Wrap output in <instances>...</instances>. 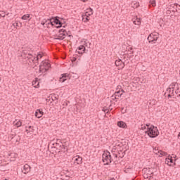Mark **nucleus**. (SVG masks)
I'll list each match as a JSON object with an SVG mask.
<instances>
[{"instance_id":"f257e3e1","label":"nucleus","mask_w":180,"mask_h":180,"mask_svg":"<svg viewBox=\"0 0 180 180\" xmlns=\"http://www.w3.org/2000/svg\"><path fill=\"white\" fill-rule=\"evenodd\" d=\"M146 126L147 130L145 131V134H148L150 139H155V137H158V136H160V131H158L157 127L150 124H146Z\"/></svg>"},{"instance_id":"f03ea898","label":"nucleus","mask_w":180,"mask_h":180,"mask_svg":"<svg viewBox=\"0 0 180 180\" xmlns=\"http://www.w3.org/2000/svg\"><path fill=\"white\" fill-rule=\"evenodd\" d=\"M160 34L158 32H153L148 37V40L150 44H155L157 41H160Z\"/></svg>"},{"instance_id":"7ed1b4c3","label":"nucleus","mask_w":180,"mask_h":180,"mask_svg":"<svg viewBox=\"0 0 180 180\" xmlns=\"http://www.w3.org/2000/svg\"><path fill=\"white\" fill-rule=\"evenodd\" d=\"M103 162H105V165H109L112 162V156L110 155V152H104L103 155Z\"/></svg>"},{"instance_id":"20e7f679","label":"nucleus","mask_w":180,"mask_h":180,"mask_svg":"<svg viewBox=\"0 0 180 180\" xmlns=\"http://www.w3.org/2000/svg\"><path fill=\"white\" fill-rule=\"evenodd\" d=\"M67 35H68L67 30L61 29L59 30V34L55 35V38H53V40H64Z\"/></svg>"},{"instance_id":"39448f33","label":"nucleus","mask_w":180,"mask_h":180,"mask_svg":"<svg viewBox=\"0 0 180 180\" xmlns=\"http://www.w3.org/2000/svg\"><path fill=\"white\" fill-rule=\"evenodd\" d=\"M49 68H50V63L49 62L42 61L39 66L40 72H46L49 71Z\"/></svg>"},{"instance_id":"423d86ee","label":"nucleus","mask_w":180,"mask_h":180,"mask_svg":"<svg viewBox=\"0 0 180 180\" xmlns=\"http://www.w3.org/2000/svg\"><path fill=\"white\" fill-rule=\"evenodd\" d=\"M53 20V23H55V25H59L58 26H56L57 29H60V27H63V22L61 20H60V19H61L63 20V18L56 16L54 18H52Z\"/></svg>"},{"instance_id":"0eeeda50","label":"nucleus","mask_w":180,"mask_h":180,"mask_svg":"<svg viewBox=\"0 0 180 180\" xmlns=\"http://www.w3.org/2000/svg\"><path fill=\"white\" fill-rule=\"evenodd\" d=\"M76 53H77L78 54H81V56H82V54L88 53V50L85 49V46L81 45L77 49Z\"/></svg>"},{"instance_id":"6e6552de","label":"nucleus","mask_w":180,"mask_h":180,"mask_svg":"<svg viewBox=\"0 0 180 180\" xmlns=\"http://www.w3.org/2000/svg\"><path fill=\"white\" fill-rule=\"evenodd\" d=\"M171 88L175 91L176 95H178V94H180V84L178 83H172L170 85Z\"/></svg>"},{"instance_id":"1a4fd4ad","label":"nucleus","mask_w":180,"mask_h":180,"mask_svg":"<svg viewBox=\"0 0 180 180\" xmlns=\"http://www.w3.org/2000/svg\"><path fill=\"white\" fill-rule=\"evenodd\" d=\"M68 79H70V74L64 73L61 75V77L59 79L60 82H65Z\"/></svg>"},{"instance_id":"9d476101","label":"nucleus","mask_w":180,"mask_h":180,"mask_svg":"<svg viewBox=\"0 0 180 180\" xmlns=\"http://www.w3.org/2000/svg\"><path fill=\"white\" fill-rule=\"evenodd\" d=\"M116 67H120V68H124V63L121 60H117L115 62Z\"/></svg>"},{"instance_id":"9b49d317","label":"nucleus","mask_w":180,"mask_h":180,"mask_svg":"<svg viewBox=\"0 0 180 180\" xmlns=\"http://www.w3.org/2000/svg\"><path fill=\"white\" fill-rule=\"evenodd\" d=\"M43 115H44V112L41 109H38L35 112V117H37L38 119H40V117H41Z\"/></svg>"},{"instance_id":"f8f14e48","label":"nucleus","mask_w":180,"mask_h":180,"mask_svg":"<svg viewBox=\"0 0 180 180\" xmlns=\"http://www.w3.org/2000/svg\"><path fill=\"white\" fill-rule=\"evenodd\" d=\"M122 95H123V94H120V91H116L112 96V101H115V99H119V98H120Z\"/></svg>"},{"instance_id":"ddd939ff","label":"nucleus","mask_w":180,"mask_h":180,"mask_svg":"<svg viewBox=\"0 0 180 180\" xmlns=\"http://www.w3.org/2000/svg\"><path fill=\"white\" fill-rule=\"evenodd\" d=\"M22 172L23 174H28V172H30V166L27 164H25L23 166V169L22 170Z\"/></svg>"},{"instance_id":"4468645a","label":"nucleus","mask_w":180,"mask_h":180,"mask_svg":"<svg viewBox=\"0 0 180 180\" xmlns=\"http://www.w3.org/2000/svg\"><path fill=\"white\" fill-rule=\"evenodd\" d=\"M75 160V164H77L79 165V164H82V158L79 157V155H77L74 158Z\"/></svg>"},{"instance_id":"2eb2a0df","label":"nucleus","mask_w":180,"mask_h":180,"mask_svg":"<svg viewBox=\"0 0 180 180\" xmlns=\"http://www.w3.org/2000/svg\"><path fill=\"white\" fill-rule=\"evenodd\" d=\"M82 43H83V46H85V47H87V49H91V42L88 41V39H82Z\"/></svg>"},{"instance_id":"dca6fc26","label":"nucleus","mask_w":180,"mask_h":180,"mask_svg":"<svg viewBox=\"0 0 180 180\" xmlns=\"http://www.w3.org/2000/svg\"><path fill=\"white\" fill-rule=\"evenodd\" d=\"M91 15H94V10L91 8H89L86 9L84 16H91Z\"/></svg>"},{"instance_id":"f3484780","label":"nucleus","mask_w":180,"mask_h":180,"mask_svg":"<svg viewBox=\"0 0 180 180\" xmlns=\"http://www.w3.org/2000/svg\"><path fill=\"white\" fill-rule=\"evenodd\" d=\"M117 126L118 127H121L122 129H126V127H127V124H126V123L123 121H119L117 122Z\"/></svg>"},{"instance_id":"a211bd4d","label":"nucleus","mask_w":180,"mask_h":180,"mask_svg":"<svg viewBox=\"0 0 180 180\" xmlns=\"http://www.w3.org/2000/svg\"><path fill=\"white\" fill-rule=\"evenodd\" d=\"M131 8H134V9H136V8H139L140 6V3L137 1H132L131 3Z\"/></svg>"},{"instance_id":"6ab92c4d","label":"nucleus","mask_w":180,"mask_h":180,"mask_svg":"<svg viewBox=\"0 0 180 180\" xmlns=\"http://www.w3.org/2000/svg\"><path fill=\"white\" fill-rule=\"evenodd\" d=\"M174 90L171 87V86H169V87L167 89V93L174 96Z\"/></svg>"},{"instance_id":"aec40b11","label":"nucleus","mask_w":180,"mask_h":180,"mask_svg":"<svg viewBox=\"0 0 180 180\" xmlns=\"http://www.w3.org/2000/svg\"><path fill=\"white\" fill-rule=\"evenodd\" d=\"M39 85H40V82H39V80L32 81V86H34V88H39Z\"/></svg>"},{"instance_id":"412c9836","label":"nucleus","mask_w":180,"mask_h":180,"mask_svg":"<svg viewBox=\"0 0 180 180\" xmlns=\"http://www.w3.org/2000/svg\"><path fill=\"white\" fill-rule=\"evenodd\" d=\"M158 154H160L159 157H165L168 155V153L167 152H164L162 150H158Z\"/></svg>"},{"instance_id":"4be33fe9","label":"nucleus","mask_w":180,"mask_h":180,"mask_svg":"<svg viewBox=\"0 0 180 180\" xmlns=\"http://www.w3.org/2000/svg\"><path fill=\"white\" fill-rule=\"evenodd\" d=\"M143 178H145V179H150L151 178H153V173L150 174H143Z\"/></svg>"},{"instance_id":"5701e85b","label":"nucleus","mask_w":180,"mask_h":180,"mask_svg":"<svg viewBox=\"0 0 180 180\" xmlns=\"http://www.w3.org/2000/svg\"><path fill=\"white\" fill-rule=\"evenodd\" d=\"M29 18H30V14H25V15L22 16L21 19H22V20H27V19H29Z\"/></svg>"},{"instance_id":"b1692460","label":"nucleus","mask_w":180,"mask_h":180,"mask_svg":"<svg viewBox=\"0 0 180 180\" xmlns=\"http://www.w3.org/2000/svg\"><path fill=\"white\" fill-rule=\"evenodd\" d=\"M53 18H51L49 20H47V22H46V25H47V27H49V25H51V26H54V24H53Z\"/></svg>"},{"instance_id":"393cba45","label":"nucleus","mask_w":180,"mask_h":180,"mask_svg":"<svg viewBox=\"0 0 180 180\" xmlns=\"http://www.w3.org/2000/svg\"><path fill=\"white\" fill-rule=\"evenodd\" d=\"M133 23L134 25H140V23H141V21L140 20V18H136V20L133 21Z\"/></svg>"},{"instance_id":"a878e982","label":"nucleus","mask_w":180,"mask_h":180,"mask_svg":"<svg viewBox=\"0 0 180 180\" xmlns=\"http://www.w3.org/2000/svg\"><path fill=\"white\" fill-rule=\"evenodd\" d=\"M166 161H167V162H171V164H174V160L172 159V157L166 158Z\"/></svg>"},{"instance_id":"bb28decb","label":"nucleus","mask_w":180,"mask_h":180,"mask_svg":"<svg viewBox=\"0 0 180 180\" xmlns=\"http://www.w3.org/2000/svg\"><path fill=\"white\" fill-rule=\"evenodd\" d=\"M156 4H155V0H150V6H155Z\"/></svg>"},{"instance_id":"cd10ccee","label":"nucleus","mask_w":180,"mask_h":180,"mask_svg":"<svg viewBox=\"0 0 180 180\" xmlns=\"http://www.w3.org/2000/svg\"><path fill=\"white\" fill-rule=\"evenodd\" d=\"M82 17H83L84 22H86L89 21V15H87V16L83 15Z\"/></svg>"},{"instance_id":"c85d7f7f","label":"nucleus","mask_w":180,"mask_h":180,"mask_svg":"<svg viewBox=\"0 0 180 180\" xmlns=\"http://www.w3.org/2000/svg\"><path fill=\"white\" fill-rule=\"evenodd\" d=\"M15 126H17V127H20L22 126V122L20 120L18 121L17 122L15 123Z\"/></svg>"},{"instance_id":"c756f323","label":"nucleus","mask_w":180,"mask_h":180,"mask_svg":"<svg viewBox=\"0 0 180 180\" xmlns=\"http://www.w3.org/2000/svg\"><path fill=\"white\" fill-rule=\"evenodd\" d=\"M47 22H48L47 20H43L41 24L42 25V26L47 27Z\"/></svg>"},{"instance_id":"7c9ffc66","label":"nucleus","mask_w":180,"mask_h":180,"mask_svg":"<svg viewBox=\"0 0 180 180\" xmlns=\"http://www.w3.org/2000/svg\"><path fill=\"white\" fill-rule=\"evenodd\" d=\"M53 147H55V148H58V147H61V145H60V143H53Z\"/></svg>"},{"instance_id":"2f4dec72","label":"nucleus","mask_w":180,"mask_h":180,"mask_svg":"<svg viewBox=\"0 0 180 180\" xmlns=\"http://www.w3.org/2000/svg\"><path fill=\"white\" fill-rule=\"evenodd\" d=\"M146 129H147V124L141 125V130H146Z\"/></svg>"},{"instance_id":"473e14b6","label":"nucleus","mask_w":180,"mask_h":180,"mask_svg":"<svg viewBox=\"0 0 180 180\" xmlns=\"http://www.w3.org/2000/svg\"><path fill=\"white\" fill-rule=\"evenodd\" d=\"M175 6H176V12H178V11H180V5H179V4H175Z\"/></svg>"},{"instance_id":"72a5a7b5","label":"nucleus","mask_w":180,"mask_h":180,"mask_svg":"<svg viewBox=\"0 0 180 180\" xmlns=\"http://www.w3.org/2000/svg\"><path fill=\"white\" fill-rule=\"evenodd\" d=\"M28 129H30V131H31V133H33L34 131V129L32 126H30Z\"/></svg>"},{"instance_id":"f704fd0d","label":"nucleus","mask_w":180,"mask_h":180,"mask_svg":"<svg viewBox=\"0 0 180 180\" xmlns=\"http://www.w3.org/2000/svg\"><path fill=\"white\" fill-rule=\"evenodd\" d=\"M43 56H41V54H38V56L36 58V60L38 61L39 58H41Z\"/></svg>"},{"instance_id":"c9c22d12","label":"nucleus","mask_w":180,"mask_h":180,"mask_svg":"<svg viewBox=\"0 0 180 180\" xmlns=\"http://www.w3.org/2000/svg\"><path fill=\"white\" fill-rule=\"evenodd\" d=\"M0 18H5V13L4 11L0 13Z\"/></svg>"},{"instance_id":"e433bc0d","label":"nucleus","mask_w":180,"mask_h":180,"mask_svg":"<svg viewBox=\"0 0 180 180\" xmlns=\"http://www.w3.org/2000/svg\"><path fill=\"white\" fill-rule=\"evenodd\" d=\"M34 60H36V57L31 58L30 59V63H34Z\"/></svg>"},{"instance_id":"4c0bfd02","label":"nucleus","mask_w":180,"mask_h":180,"mask_svg":"<svg viewBox=\"0 0 180 180\" xmlns=\"http://www.w3.org/2000/svg\"><path fill=\"white\" fill-rule=\"evenodd\" d=\"M62 180H70V176H65V178H61Z\"/></svg>"},{"instance_id":"58836bf2","label":"nucleus","mask_w":180,"mask_h":180,"mask_svg":"<svg viewBox=\"0 0 180 180\" xmlns=\"http://www.w3.org/2000/svg\"><path fill=\"white\" fill-rule=\"evenodd\" d=\"M153 150L155 154H158V153H157V151H158V148L155 147V148H153Z\"/></svg>"},{"instance_id":"ea45409f","label":"nucleus","mask_w":180,"mask_h":180,"mask_svg":"<svg viewBox=\"0 0 180 180\" xmlns=\"http://www.w3.org/2000/svg\"><path fill=\"white\" fill-rule=\"evenodd\" d=\"M60 148H61V150H65V145H61Z\"/></svg>"},{"instance_id":"a19ab883","label":"nucleus","mask_w":180,"mask_h":180,"mask_svg":"<svg viewBox=\"0 0 180 180\" xmlns=\"http://www.w3.org/2000/svg\"><path fill=\"white\" fill-rule=\"evenodd\" d=\"M56 143H58V144L62 143L60 139H56Z\"/></svg>"},{"instance_id":"79ce46f5","label":"nucleus","mask_w":180,"mask_h":180,"mask_svg":"<svg viewBox=\"0 0 180 180\" xmlns=\"http://www.w3.org/2000/svg\"><path fill=\"white\" fill-rule=\"evenodd\" d=\"M27 58H28V60H31V58H33V56H27Z\"/></svg>"},{"instance_id":"37998d69","label":"nucleus","mask_w":180,"mask_h":180,"mask_svg":"<svg viewBox=\"0 0 180 180\" xmlns=\"http://www.w3.org/2000/svg\"><path fill=\"white\" fill-rule=\"evenodd\" d=\"M170 13H171V11L167 10V15H169Z\"/></svg>"},{"instance_id":"c03bdc74","label":"nucleus","mask_w":180,"mask_h":180,"mask_svg":"<svg viewBox=\"0 0 180 180\" xmlns=\"http://www.w3.org/2000/svg\"><path fill=\"white\" fill-rule=\"evenodd\" d=\"M167 96H168V98H172L173 96H172V94H168Z\"/></svg>"},{"instance_id":"a18cd8bd","label":"nucleus","mask_w":180,"mask_h":180,"mask_svg":"<svg viewBox=\"0 0 180 180\" xmlns=\"http://www.w3.org/2000/svg\"><path fill=\"white\" fill-rule=\"evenodd\" d=\"M25 131L27 132V133H30L31 132L30 130H29V129H26Z\"/></svg>"},{"instance_id":"49530a36","label":"nucleus","mask_w":180,"mask_h":180,"mask_svg":"<svg viewBox=\"0 0 180 180\" xmlns=\"http://www.w3.org/2000/svg\"><path fill=\"white\" fill-rule=\"evenodd\" d=\"M82 2H87L88 0H81Z\"/></svg>"},{"instance_id":"de8ad7c7","label":"nucleus","mask_w":180,"mask_h":180,"mask_svg":"<svg viewBox=\"0 0 180 180\" xmlns=\"http://www.w3.org/2000/svg\"><path fill=\"white\" fill-rule=\"evenodd\" d=\"M104 110V112H106V113H108V110H106V109H105V110Z\"/></svg>"},{"instance_id":"09e8293b","label":"nucleus","mask_w":180,"mask_h":180,"mask_svg":"<svg viewBox=\"0 0 180 180\" xmlns=\"http://www.w3.org/2000/svg\"><path fill=\"white\" fill-rule=\"evenodd\" d=\"M66 26H67L66 25H62V27L65 28Z\"/></svg>"},{"instance_id":"8fccbe9b","label":"nucleus","mask_w":180,"mask_h":180,"mask_svg":"<svg viewBox=\"0 0 180 180\" xmlns=\"http://www.w3.org/2000/svg\"><path fill=\"white\" fill-rule=\"evenodd\" d=\"M28 56L31 57L32 56V53H28Z\"/></svg>"},{"instance_id":"3c124183","label":"nucleus","mask_w":180,"mask_h":180,"mask_svg":"<svg viewBox=\"0 0 180 180\" xmlns=\"http://www.w3.org/2000/svg\"><path fill=\"white\" fill-rule=\"evenodd\" d=\"M121 91H122L123 94H124V92H125L124 90H123V89H122Z\"/></svg>"},{"instance_id":"603ef678","label":"nucleus","mask_w":180,"mask_h":180,"mask_svg":"<svg viewBox=\"0 0 180 180\" xmlns=\"http://www.w3.org/2000/svg\"><path fill=\"white\" fill-rule=\"evenodd\" d=\"M74 59H73V61H75L76 60H77V58H73Z\"/></svg>"},{"instance_id":"864d4df0","label":"nucleus","mask_w":180,"mask_h":180,"mask_svg":"<svg viewBox=\"0 0 180 180\" xmlns=\"http://www.w3.org/2000/svg\"><path fill=\"white\" fill-rule=\"evenodd\" d=\"M62 23H63V25H64V24L65 23V21H64V22H62Z\"/></svg>"},{"instance_id":"5fc2aeb1","label":"nucleus","mask_w":180,"mask_h":180,"mask_svg":"<svg viewBox=\"0 0 180 180\" xmlns=\"http://www.w3.org/2000/svg\"><path fill=\"white\" fill-rule=\"evenodd\" d=\"M177 97H178V98H180V94H179V95L177 96Z\"/></svg>"},{"instance_id":"6e6d98bb","label":"nucleus","mask_w":180,"mask_h":180,"mask_svg":"<svg viewBox=\"0 0 180 180\" xmlns=\"http://www.w3.org/2000/svg\"><path fill=\"white\" fill-rule=\"evenodd\" d=\"M11 139H13V135H11Z\"/></svg>"},{"instance_id":"4d7b16f0","label":"nucleus","mask_w":180,"mask_h":180,"mask_svg":"<svg viewBox=\"0 0 180 180\" xmlns=\"http://www.w3.org/2000/svg\"><path fill=\"white\" fill-rule=\"evenodd\" d=\"M116 158H117V155H115Z\"/></svg>"},{"instance_id":"13d9d810","label":"nucleus","mask_w":180,"mask_h":180,"mask_svg":"<svg viewBox=\"0 0 180 180\" xmlns=\"http://www.w3.org/2000/svg\"><path fill=\"white\" fill-rule=\"evenodd\" d=\"M72 35H69V37H71Z\"/></svg>"},{"instance_id":"bf43d9fd","label":"nucleus","mask_w":180,"mask_h":180,"mask_svg":"<svg viewBox=\"0 0 180 180\" xmlns=\"http://www.w3.org/2000/svg\"><path fill=\"white\" fill-rule=\"evenodd\" d=\"M10 155H12V153Z\"/></svg>"},{"instance_id":"052dcab7","label":"nucleus","mask_w":180,"mask_h":180,"mask_svg":"<svg viewBox=\"0 0 180 180\" xmlns=\"http://www.w3.org/2000/svg\"><path fill=\"white\" fill-rule=\"evenodd\" d=\"M0 81H1V78H0Z\"/></svg>"}]
</instances>
